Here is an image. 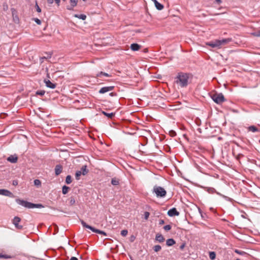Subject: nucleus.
<instances>
[{
    "mask_svg": "<svg viewBox=\"0 0 260 260\" xmlns=\"http://www.w3.org/2000/svg\"><path fill=\"white\" fill-rule=\"evenodd\" d=\"M70 260H78V258L76 257H72Z\"/></svg>",
    "mask_w": 260,
    "mask_h": 260,
    "instance_id": "47",
    "label": "nucleus"
},
{
    "mask_svg": "<svg viewBox=\"0 0 260 260\" xmlns=\"http://www.w3.org/2000/svg\"><path fill=\"white\" fill-rule=\"evenodd\" d=\"M7 9H8V6H6V7H5V8H4V10H7Z\"/></svg>",
    "mask_w": 260,
    "mask_h": 260,
    "instance_id": "51",
    "label": "nucleus"
},
{
    "mask_svg": "<svg viewBox=\"0 0 260 260\" xmlns=\"http://www.w3.org/2000/svg\"><path fill=\"white\" fill-rule=\"evenodd\" d=\"M11 258H12V256L11 255L3 254V253H0V258L8 259Z\"/></svg>",
    "mask_w": 260,
    "mask_h": 260,
    "instance_id": "27",
    "label": "nucleus"
},
{
    "mask_svg": "<svg viewBox=\"0 0 260 260\" xmlns=\"http://www.w3.org/2000/svg\"><path fill=\"white\" fill-rule=\"evenodd\" d=\"M114 86H105L101 88L99 90V93L101 94H104L108 91H110L113 90Z\"/></svg>",
    "mask_w": 260,
    "mask_h": 260,
    "instance_id": "9",
    "label": "nucleus"
},
{
    "mask_svg": "<svg viewBox=\"0 0 260 260\" xmlns=\"http://www.w3.org/2000/svg\"><path fill=\"white\" fill-rule=\"evenodd\" d=\"M55 2L57 4V5H59L60 3V0H54Z\"/></svg>",
    "mask_w": 260,
    "mask_h": 260,
    "instance_id": "48",
    "label": "nucleus"
},
{
    "mask_svg": "<svg viewBox=\"0 0 260 260\" xmlns=\"http://www.w3.org/2000/svg\"><path fill=\"white\" fill-rule=\"evenodd\" d=\"M161 247L159 245H155L153 247V249L154 250V251L155 252H158V251H160L161 250Z\"/></svg>",
    "mask_w": 260,
    "mask_h": 260,
    "instance_id": "31",
    "label": "nucleus"
},
{
    "mask_svg": "<svg viewBox=\"0 0 260 260\" xmlns=\"http://www.w3.org/2000/svg\"><path fill=\"white\" fill-rule=\"evenodd\" d=\"M46 53L47 54V56H44V58H45L46 59H48V58H50L51 57L52 55V53L48 52V53Z\"/></svg>",
    "mask_w": 260,
    "mask_h": 260,
    "instance_id": "38",
    "label": "nucleus"
},
{
    "mask_svg": "<svg viewBox=\"0 0 260 260\" xmlns=\"http://www.w3.org/2000/svg\"><path fill=\"white\" fill-rule=\"evenodd\" d=\"M44 82L46 86L50 88L54 89L56 86V84L51 82L49 80L45 79Z\"/></svg>",
    "mask_w": 260,
    "mask_h": 260,
    "instance_id": "12",
    "label": "nucleus"
},
{
    "mask_svg": "<svg viewBox=\"0 0 260 260\" xmlns=\"http://www.w3.org/2000/svg\"><path fill=\"white\" fill-rule=\"evenodd\" d=\"M82 175L81 171H77L75 173V177L77 180L80 179V176Z\"/></svg>",
    "mask_w": 260,
    "mask_h": 260,
    "instance_id": "29",
    "label": "nucleus"
},
{
    "mask_svg": "<svg viewBox=\"0 0 260 260\" xmlns=\"http://www.w3.org/2000/svg\"><path fill=\"white\" fill-rule=\"evenodd\" d=\"M72 177L70 175H68L66 178V183L67 184H70L72 182Z\"/></svg>",
    "mask_w": 260,
    "mask_h": 260,
    "instance_id": "30",
    "label": "nucleus"
},
{
    "mask_svg": "<svg viewBox=\"0 0 260 260\" xmlns=\"http://www.w3.org/2000/svg\"><path fill=\"white\" fill-rule=\"evenodd\" d=\"M127 233L128 231L126 230H123L121 231V235L123 237L126 236L127 235Z\"/></svg>",
    "mask_w": 260,
    "mask_h": 260,
    "instance_id": "34",
    "label": "nucleus"
},
{
    "mask_svg": "<svg viewBox=\"0 0 260 260\" xmlns=\"http://www.w3.org/2000/svg\"><path fill=\"white\" fill-rule=\"evenodd\" d=\"M35 7L36 8V10L39 13H40L41 12V8L39 7V6H38L37 3H36V5H35Z\"/></svg>",
    "mask_w": 260,
    "mask_h": 260,
    "instance_id": "39",
    "label": "nucleus"
},
{
    "mask_svg": "<svg viewBox=\"0 0 260 260\" xmlns=\"http://www.w3.org/2000/svg\"><path fill=\"white\" fill-rule=\"evenodd\" d=\"M7 9H8V6H6V7H5V8H4V10H7Z\"/></svg>",
    "mask_w": 260,
    "mask_h": 260,
    "instance_id": "52",
    "label": "nucleus"
},
{
    "mask_svg": "<svg viewBox=\"0 0 260 260\" xmlns=\"http://www.w3.org/2000/svg\"><path fill=\"white\" fill-rule=\"evenodd\" d=\"M151 1H152V2H153V1H154V0H151Z\"/></svg>",
    "mask_w": 260,
    "mask_h": 260,
    "instance_id": "57",
    "label": "nucleus"
},
{
    "mask_svg": "<svg viewBox=\"0 0 260 260\" xmlns=\"http://www.w3.org/2000/svg\"><path fill=\"white\" fill-rule=\"evenodd\" d=\"M235 252L236 253H238V254H241V255H242V254H243L246 253H245V252H244V251H240V250H237V249H236V250H235Z\"/></svg>",
    "mask_w": 260,
    "mask_h": 260,
    "instance_id": "40",
    "label": "nucleus"
},
{
    "mask_svg": "<svg viewBox=\"0 0 260 260\" xmlns=\"http://www.w3.org/2000/svg\"><path fill=\"white\" fill-rule=\"evenodd\" d=\"M47 3L49 4H52L53 3V0H47Z\"/></svg>",
    "mask_w": 260,
    "mask_h": 260,
    "instance_id": "46",
    "label": "nucleus"
},
{
    "mask_svg": "<svg viewBox=\"0 0 260 260\" xmlns=\"http://www.w3.org/2000/svg\"><path fill=\"white\" fill-rule=\"evenodd\" d=\"M80 171H81L83 175H86L88 172V170L87 169V166L86 165L83 166Z\"/></svg>",
    "mask_w": 260,
    "mask_h": 260,
    "instance_id": "21",
    "label": "nucleus"
},
{
    "mask_svg": "<svg viewBox=\"0 0 260 260\" xmlns=\"http://www.w3.org/2000/svg\"><path fill=\"white\" fill-rule=\"evenodd\" d=\"M81 222L83 227L86 228L88 229H90L93 232H95V233H98V234H103L105 236L107 235L106 233L105 232L95 229L94 228L87 224L83 220H82Z\"/></svg>",
    "mask_w": 260,
    "mask_h": 260,
    "instance_id": "6",
    "label": "nucleus"
},
{
    "mask_svg": "<svg viewBox=\"0 0 260 260\" xmlns=\"http://www.w3.org/2000/svg\"><path fill=\"white\" fill-rule=\"evenodd\" d=\"M168 215L171 217L178 216L179 215V212L177 211L175 208H173L168 211Z\"/></svg>",
    "mask_w": 260,
    "mask_h": 260,
    "instance_id": "10",
    "label": "nucleus"
},
{
    "mask_svg": "<svg viewBox=\"0 0 260 260\" xmlns=\"http://www.w3.org/2000/svg\"><path fill=\"white\" fill-rule=\"evenodd\" d=\"M185 243H183L180 246V249L181 250H183L184 249V248L185 247Z\"/></svg>",
    "mask_w": 260,
    "mask_h": 260,
    "instance_id": "43",
    "label": "nucleus"
},
{
    "mask_svg": "<svg viewBox=\"0 0 260 260\" xmlns=\"http://www.w3.org/2000/svg\"><path fill=\"white\" fill-rule=\"evenodd\" d=\"M259 143H260V140H259Z\"/></svg>",
    "mask_w": 260,
    "mask_h": 260,
    "instance_id": "58",
    "label": "nucleus"
},
{
    "mask_svg": "<svg viewBox=\"0 0 260 260\" xmlns=\"http://www.w3.org/2000/svg\"><path fill=\"white\" fill-rule=\"evenodd\" d=\"M45 93L44 90H38L36 92V94L39 95L41 96H43Z\"/></svg>",
    "mask_w": 260,
    "mask_h": 260,
    "instance_id": "33",
    "label": "nucleus"
},
{
    "mask_svg": "<svg viewBox=\"0 0 260 260\" xmlns=\"http://www.w3.org/2000/svg\"><path fill=\"white\" fill-rule=\"evenodd\" d=\"M0 195H3L10 198H13V194L9 190L5 189H0Z\"/></svg>",
    "mask_w": 260,
    "mask_h": 260,
    "instance_id": "8",
    "label": "nucleus"
},
{
    "mask_svg": "<svg viewBox=\"0 0 260 260\" xmlns=\"http://www.w3.org/2000/svg\"><path fill=\"white\" fill-rule=\"evenodd\" d=\"M216 2L218 3V4H220L221 3V0H215Z\"/></svg>",
    "mask_w": 260,
    "mask_h": 260,
    "instance_id": "49",
    "label": "nucleus"
},
{
    "mask_svg": "<svg viewBox=\"0 0 260 260\" xmlns=\"http://www.w3.org/2000/svg\"><path fill=\"white\" fill-rule=\"evenodd\" d=\"M102 76H104L106 77H111V75H110L106 73H105L103 72H101L96 74L95 77H96V78L102 77Z\"/></svg>",
    "mask_w": 260,
    "mask_h": 260,
    "instance_id": "20",
    "label": "nucleus"
},
{
    "mask_svg": "<svg viewBox=\"0 0 260 260\" xmlns=\"http://www.w3.org/2000/svg\"><path fill=\"white\" fill-rule=\"evenodd\" d=\"M16 202L18 204H19L22 206H23L24 207H26L27 208H29V209L34 208H40L43 207V206L42 204H33V203H31L28 202L27 201H25L23 200L19 199H16Z\"/></svg>",
    "mask_w": 260,
    "mask_h": 260,
    "instance_id": "3",
    "label": "nucleus"
},
{
    "mask_svg": "<svg viewBox=\"0 0 260 260\" xmlns=\"http://www.w3.org/2000/svg\"><path fill=\"white\" fill-rule=\"evenodd\" d=\"M191 77L189 74L180 72L175 78V82L181 88L186 87L191 80Z\"/></svg>",
    "mask_w": 260,
    "mask_h": 260,
    "instance_id": "1",
    "label": "nucleus"
},
{
    "mask_svg": "<svg viewBox=\"0 0 260 260\" xmlns=\"http://www.w3.org/2000/svg\"><path fill=\"white\" fill-rule=\"evenodd\" d=\"M212 99L215 103L218 104H220L225 101L223 94L221 93L213 94Z\"/></svg>",
    "mask_w": 260,
    "mask_h": 260,
    "instance_id": "5",
    "label": "nucleus"
},
{
    "mask_svg": "<svg viewBox=\"0 0 260 260\" xmlns=\"http://www.w3.org/2000/svg\"><path fill=\"white\" fill-rule=\"evenodd\" d=\"M62 170V167L60 165H57L55 168V173L56 176L59 175Z\"/></svg>",
    "mask_w": 260,
    "mask_h": 260,
    "instance_id": "14",
    "label": "nucleus"
},
{
    "mask_svg": "<svg viewBox=\"0 0 260 260\" xmlns=\"http://www.w3.org/2000/svg\"><path fill=\"white\" fill-rule=\"evenodd\" d=\"M172 132H173L172 135H176V134H175V132H173V131Z\"/></svg>",
    "mask_w": 260,
    "mask_h": 260,
    "instance_id": "55",
    "label": "nucleus"
},
{
    "mask_svg": "<svg viewBox=\"0 0 260 260\" xmlns=\"http://www.w3.org/2000/svg\"><path fill=\"white\" fill-rule=\"evenodd\" d=\"M11 11L14 21L15 23H18L19 22V17L17 14V11L14 8H11Z\"/></svg>",
    "mask_w": 260,
    "mask_h": 260,
    "instance_id": "11",
    "label": "nucleus"
},
{
    "mask_svg": "<svg viewBox=\"0 0 260 260\" xmlns=\"http://www.w3.org/2000/svg\"><path fill=\"white\" fill-rule=\"evenodd\" d=\"M17 184H18V181H17V180H14V181H13V185L16 186V185H17Z\"/></svg>",
    "mask_w": 260,
    "mask_h": 260,
    "instance_id": "45",
    "label": "nucleus"
},
{
    "mask_svg": "<svg viewBox=\"0 0 260 260\" xmlns=\"http://www.w3.org/2000/svg\"><path fill=\"white\" fill-rule=\"evenodd\" d=\"M141 46L136 43L132 44L131 45V49L134 51L139 50Z\"/></svg>",
    "mask_w": 260,
    "mask_h": 260,
    "instance_id": "18",
    "label": "nucleus"
},
{
    "mask_svg": "<svg viewBox=\"0 0 260 260\" xmlns=\"http://www.w3.org/2000/svg\"><path fill=\"white\" fill-rule=\"evenodd\" d=\"M153 192L156 194L158 198H164L166 196L167 192L162 187L154 186L153 189Z\"/></svg>",
    "mask_w": 260,
    "mask_h": 260,
    "instance_id": "4",
    "label": "nucleus"
},
{
    "mask_svg": "<svg viewBox=\"0 0 260 260\" xmlns=\"http://www.w3.org/2000/svg\"><path fill=\"white\" fill-rule=\"evenodd\" d=\"M209 257L212 260L215 259V257H216L215 252L214 251L210 252H209Z\"/></svg>",
    "mask_w": 260,
    "mask_h": 260,
    "instance_id": "26",
    "label": "nucleus"
},
{
    "mask_svg": "<svg viewBox=\"0 0 260 260\" xmlns=\"http://www.w3.org/2000/svg\"><path fill=\"white\" fill-rule=\"evenodd\" d=\"M164 223H165V221L163 219L159 220V225H162V224H164Z\"/></svg>",
    "mask_w": 260,
    "mask_h": 260,
    "instance_id": "44",
    "label": "nucleus"
},
{
    "mask_svg": "<svg viewBox=\"0 0 260 260\" xmlns=\"http://www.w3.org/2000/svg\"><path fill=\"white\" fill-rule=\"evenodd\" d=\"M154 3L156 8L158 10H161L164 8V6L160 3H158L157 0H154L153 1Z\"/></svg>",
    "mask_w": 260,
    "mask_h": 260,
    "instance_id": "17",
    "label": "nucleus"
},
{
    "mask_svg": "<svg viewBox=\"0 0 260 260\" xmlns=\"http://www.w3.org/2000/svg\"><path fill=\"white\" fill-rule=\"evenodd\" d=\"M236 260H240V259L239 258H237Z\"/></svg>",
    "mask_w": 260,
    "mask_h": 260,
    "instance_id": "56",
    "label": "nucleus"
},
{
    "mask_svg": "<svg viewBox=\"0 0 260 260\" xmlns=\"http://www.w3.org/2000/svg\"><path fill=\"white\" fill-rule=\"evenodd\" d=\"M144 215L145 219L147 220L150 215V213L149 212L146 211L144 212Z\"/></svg>",
    "mask_w": 260,
    "mask_h": 260,
    "instance_id": "37",
    "label": "nucleus"
},
{
    "mask_svg": "<svg viewBox=\"0 0 260 260\" xmlns=\"http://www.w3.org/2000/svg\"><path fill=\"white\" fill-rule=\"evenodd\" d=\"M253 35L255 37H260V30L257 32L253 33Z\"/></svg>",
    "mask_w": 260,
    "mask_h": 260,
    "instance_id": "42",
    "label": "nucleus"
},
{
    "mask_svg": "<svg viewBox=\"0 0 260 260\" xmlns=\"http://www.w3.org/2000/svg\"><path fill=\"white\" fill-rule=\"evenodd\" d=\"M172 132H173L172 135H176V134H175V132H173V131Z\"/></svg>",
    "mask_w": 260,
    "mask_h": 260,
    "instance_id": "54",
    "label": "nucleus"
},
{
    "mask_svg": "<svg viewBox=\"0 0 260 260\" xmlns=\"http://www.w3.org/2000/svg\"><path fill=\"white\" fill-rule=\"evenodd\" d=\"M46 59L45 58H44V57H42L40 58V60H41V62H42L43 61V59Z\"/></svg>",
    "mask_w": 260,
    "mask_h": 260,
    "instance_id": "50",
    "label": "nucleus"
},
{
    "mask_svg": "<svg viewBox=\"0 0 260 260\" xmlns=\"http://www.w3.org/2000/svg\"><path fill=\"white\" fill-rule=\"evenodd\" d=\"M75 17L78 18L79 19H81L82 20H85L86 18V16L84 14H80V15L75 14Z\"/></svg>",
    "mask_w": 260,
    "mask_h": 260,
    "instance_id": "25",
    "label": "nucleus"
},
{
    "mask_svg": "<svg viewBox=\"0 0 260 260\" xmlns=\"http://www.w3.org/2000/svg\"><path fill=\"white\" fill-rule=\"evenodd\" d=\"M18 157L14 155H11L8 157L7 160L12 163H16L17 161Z\"/></svg>",
    "mask_w": 260,
    "mask_h": 260,
    "instance_id": "15",
    "label": "nucleus"
},
{
    "mask_svg": "<svg viewBox=\"0 0 260 260\" xmlns=\"http://www.w3.org/2000/svg\"><path fill=\"white\" fill-rule=\"evenodd\" d=\"M114 94V93L113 92H111L110 93V95H111V96H113Z\"/></svg>",
    "mask_w": 260,
    "mask_h": 260,
    "instance_id": "53",
    "label": "nucleus"
},
{
    "mask_svg": "<svg viewBox=\"0 0 260 260\" xmlns=\"http://www.w3.org/2000/svg\"><path fill=\"white\" fill-rule=\"evenodd\" d=\"M71 6L67 7V9L69 10H73L78 3V0H70Z\"/></svg>",
    "mask_w": 260,
    "mask_h": 260,
    "instance_id": "13",
    "label": "nucleus"
},
{
    "mask_svg": "<svg viewBox=\"0 0 260 260\" xmlns=\"http://www.w3.org/2000/svg\"><path fill=\"white\" fill-rule=\"evenodd\" d=\"M102 113L110 118H112L115 115L113 113H107L105 111H102Z\"/></svg>",
    "mask_w": 260,
    "mask_h": 260,
    "instance_id": "22",
    "label": "nucleus"
},
{
    "mask_svg": "<svg viewBox=\"0 0 260 260\" xmlns=\"http://www.w3.org/2000/svg\"><path fill=\"white\" fill-rule=\"evenodd\" d=\"M155 240L157 241L159 243H161L165 241V238L161 234H157L155 237Z\"/></svg>",
    "mask_w": 260,
    "mask_h": 260,
    "instance_id": "16",
    "label": "nucleus"
},
{
    "mask_svg": "<svg viewBox=\"0 0 260 260\" xmlns=\"http://www.w3.org/2000/svg\"><path fill=\"white\" fill-rule=\"evenodd\" d=\"M69 189H70L69 187L64 185L62 188V193L64 194H67L68 192Z\"/></svg>",
    "mask_w": 260,
    "mask_h": 260,
    "instance_id": "23",
    "label": "nucleus"
},
{
    "mask_svg": "<svg viewBox=\"0 0 260 260\" xmlns=\"http://www.w3.org/2000/svg\"><path fill=\"white\" fill-rule=\"evenodd\" d=\"M34 184L37 186H40L41 185V182L39 179H35L34 180Z\"/></svg>",
    "mask_w": 260,
    "mask_h": 260,
    "instance_id": "32",
    "label": "nucleus"
},
{
    "mask_svg": "<svg viewBox=\"0 0 260 260\" xmlns=\"http://www.w3.org/2000/svg\"><path fill=\"white\" fill-rule=\"evenodd\" d=\"M172 228V226L171 225H166L165 226H164V229L166 231H168L169 230H170Z\"/></svg>",
    "mask_w": 260,
    "mask_h": 260,
    "instance_id": "35",
    "label": "nucleus"
},
{
    "mask_svg": "<svg viewBox=\"0 0 260 260\" xmlns=\"http://www.w3.org/2000/svg\"><path fill=\"white\" fill-rule=\"evenodd\" d=\"M232 39L230 38L223 39L221 40H216L213 41L207 42L206 43V45L210 46L212 48H220L222 45L226 44L231 41Z\"/></svg>",
    "mask_w": 260,
    "mask_h": 260,
    "instance_id": "2",
    "label": "nucleus"
},
{
    "mask_svg": "<svg viewBox=\"0 0 260 260\" xmlns=\"http://www.w3.org/2000/svg\"><path fill=\"white\" fill-rule=\"evenodd\" d=\"M34 20L38 24L40 25L41 24V21L38 18H34Z\"/></svg>",
    "mask_w": 260,
    "mask_h": 260,
    "instance_id": "41",
    "label": "nucleus"
},
{
    "mask_svg": "<svg viewBox=\"0 0 260 260\" xmlns=\"http://www.w3.org/2000/svg\"><path fill=\"white\" fill-rule=\"evenodd\" d=\"M175 244V241L173 239H169L166 241V245L168 246H171Z\"/></svg>",
    "mask_w": 260,
    "mask_h": 260,
    "instance_id": "19",
    "label": "nucleus"
},
{
    "mask_svg": "<svg viewBox=\"0 0 260 260\" xmlns=\"http://www.w3.org/2000/svg\"><path fill=\"white\" fill-rule=\"evenodd\" d=\"M248 129L249 131H251L252 132H256L258 131V129L254 125L250 126L248 127Z\"/></svg>",
    "mask_w": 260,
    "mask_h": 260,
    "instance_id": "24",
    "label": "nucleus"
},
{
    "mask_svg": "<svg viewBox=\"0 0 260 260\" xmlns=\"http://www.w3.org/2000/svg\"><path fill=\"white\" fill-rule=\"evenodd\" d=\"M20 218L18 216H15L13 220V223L14 224L15 228L17 229L21 230L23 228L22 225L19 224V223L20 222Z\"/></svg>",
    "mask_w": 260,
    "mask_h": 260,
    "instance_id": "7",
    "label": "nucleus"
},
{
    "mask_svg": "<svg viewBox=\"0 0 260 260\" xmlns=\"http://www.w3.org/2000/svg\"><path fill=\"white\" fill-rule=\"evenodd\" d=\"M111 183L113 185H118L119 183V180L116 178H113L111 180Z\"/></svg>",
    "mask_w": 260,
    "mask_h": 260,
    "instance_id": "28",
    "label": "nucleus"
},
{
    "mask_svg": "<svg viewBox=\"0 0 260 260\" xmlns=\"http://www.w3.org/2000/svg\"><path fill=\"white\" fill-rule=\"evenodd\" d=\"M75 203H76V201H75V199L74 198L71 197L70 198V204L71 205H73L75 204Z\"/></svg>",
    "mask_w": 260,
    "mask_h": 260,
    "instance_id": "36",
    "label": "nucleus"
}]
</instances>
